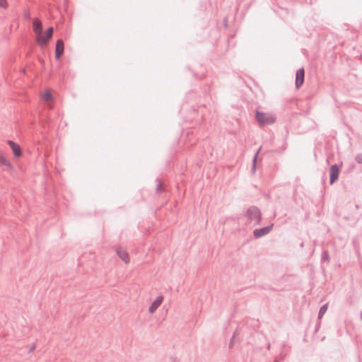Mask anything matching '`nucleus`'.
<instances>
[{"label":"nucleus","mask_w":362,"mask_h":362,"mask_svg":"<svg viewBox=\"0 0 362 362\" xmlns=\"http://www.w3.org/2000/svg\"><path fill=\"white\" fill-rule=\"evenodd\" d=\"M245 217L248 224L258 226L260 224L262 221V213L258 207L255 206H251L247 209L245 214Z\"/></svg>","instance_id":"nucleus-1"},{"label":"nucleus","mask_w":362,"mask_h":362,"mask_svg":"<svg viewBox=\"0 0 362 362\" xmlns=\"http://www.w3.org/2000/svg\"><path fill=\"white\" fill-rule=\"evenodd\" d=\"M255 118L260 126L272 124L276 119L272 114L262 112L258 110L255 112Z\"/></svg>","instance_id":"nucleus-2"},{"label":"nucleus","mask_w":362,"mask_h":362,"mask_svg":"<svg viewBox=\"0 0 362 362\" xmlns=\"http://www.w3.org/2000/svg\"><path fill=\"white\" fill-rule=\"evenodd\" d=\"M54 29L52 27H49L47 30L45 35L41 33V34H38L37 36V42L41 46L46 45L49 40L52 38L53 35Z\"/></svg>","instance_id":"nucleus-3"},{"label":"nucleus","mask_w":362,"mask_h":362,"mask_svg":"<svg viewBox=\"0 0 362 362\" xmlns=\"http://www.w3.org/2000/svg\"><path fill=\"white\" fill-rule=\"evenodd\" d=\"M340 172L339 166L337 164L331 165L329 168V184L333 185L339 178Z\"/></svg>","instance_id":"nucleus-4"},{"label":"nucleus","mask_w":362,"mask_h":362,"mask_svg":"<svg viewBox=\"0 0 362 362\" xmlns=\"http://www.w3.org/2000/svg\"><path fill=\"white\" fill-rule=\"evenodd\" d=\"M305 70L303 68H300L296 73V88L299 89L304 83Z\"/></svg>","instance_id":"nucleus-5"},{"label":"nucleus","mask_w":362,"mask_h":362,"mask_svg":"<svg viewBox=\"0 0 362 362\" xmlns=\"http://www.w3.org/2000/svg\"><path fill=\"white\" fill-rule=\"evenodd\" d=\"M64 43L63 40L59 39L56 42L55 46V58L57 60H59L64 54Z\"/></svg>","instance_id":"nucleus-6"},{"label":"nucleus","mask_w":362,"mask_h":362,"mask_svg":"<svg viewBox=\"0 0 362 362\" xmlns=\"http://www.w3.org/2000/svg\"><path fill=\"white\" fill-rule=\"evenodd\" d=\"M272 228L273 224L261 228L255 229L253 231V235L255 238H262V236L268 234L272 230Z\"/></svg>","instance_id":"nucleus-7"},{"label":"nucleus","mask_w":362,"mask_h":362,"mask_svg":"<svg viewBox=\"0 0 362 362\" xmlns=\"http://www.w3.org/2000/svg\"><path fill=\"white\" fill-rule=\"evenodd\" d=\"M7 144L12 149V151L16 157H21L22 156L21 148L18 144L11 140H8Z\"/></svg>","instance_id":"nucleus-8"},{"label":"nucleus","mask_w":362,"mask_h":362,"mask_svg":"<svg viewBox=\"0 0 362 362\" xmlns=\"http://www.w3.org/2000/svg\"><path fill=\"white\" fill-rule=\"evenodd\" d=\"M163 300V297L162 296H158L150 305L148 308V311L150 313H153L157 308L160 305Z\"/></svg>","instance_id":"nucleus-9"},{"label":"nucleus","mask_w":362,"mask_h":362,"mask_svg":"<svg viewBox=\"0 0 362 362\" xmlns=\"http://www.w3.org/2000/svg\"><path fill=\"white\" fill-rule=\"evenodd\" d=\"M116 253L117 256L122 259L126 264L129 263V254L126 250H124L122 247H118L116 250Z\"/></svg>","instance_id":"nucleus-10"},{"label":"nucleus","mask_w":362,"mask_h":362,"mask_svg":"<svg viewBox=\"0 0 362 362\" xmlns=\"http://www.w3.org/2000/svg\"><path fill=\"white\" fill-rule=\"evenodd\" d=\"M33 31L35 33H36L37 35L38 34H41L42 30V22L39 19L35 18L33 22Z\"/></svg>","instance_id":"nucleus-11"},{"label":"nucleus","mask_w":362,"mask_h":362,"mask_svg":"<svg viewBox=\"0 0 362 362\" xmlns=\"http://www.w3.org/2000/svg\"><path fill=\"white\" fill-rule=\"evenodd\" d=\"M327 308H328V304L326 303L325 305H323L320 308V310H319V313H318V316H317V318H318V320H320L321 318L322 317V316L325 315V313L327 312Z\"/></svg>","instance_id":"nucleus-12"},{"label":"nucleus","mask_w":362,"mask_h":362,"mask_svg":"<svg viewBox=\"0 0 362 362\" xmlns=\"http://www.w3.org/2000/svg\"><path fill=\"white\" fill-rule=\"evenodd\" d=\"M0 163L8 168H12L11 163L1 154H0Z\"/></svg>","instance_id":"nucleus-13"},{"label":"nucleus","mask_w":362,"mask_h":362,"mask_svg":"<svg viewBox=\"0 0 362 362\" xmlns=\"http://www.w3.org/2000/svg\"><path fill=\"white\" fill-rule=\"evenodd\" d=\"M321 261L329 263V255L327 250H325L322 251L321 255Z\"/></svg>","instance_id":"nucleus-14"},{"label":"nucleus","mask_w":362,"mask_h":362,"mask_svg":"<svg viewBox=\"0 0 362 362\" xmlns=\"http://www.w3.org/2000/svg\"><path fill=\"white\" fill-rule=\"evenodd\" d=\"M260 151V148L257 151V152L255 154L253 158H252V172H255V170H256V167H257V156H258V153Z\"/></svg>","instance_id":"nucleus-15"},{"label":"nucleus","mask_w":362,"mask_h":362,"mask_svg":"<svg viewBox=\"0 0 362 362\" xmlns=\"http://www.w3.org/2000/svg\"><path fill=\"white\" fill-rule=\"evenodd\" d=\"M44 98L47 101L51 100L52 99V93L49 91L45 92L44 94Z\"/></svg>","instance_id":"nucleus-16"},{"label":"nucleus","mask_w":362,"mask_h":362,"mask_svg":"<svg viewBox=\"0 0 362 362\" xmlns=\"http://www.w3.org/2000/svg\"><path fill=\"white\" fill-rule=\"evenodd\" d=\"M156 181L158 182V183L156 185V192H159L163 189V185L158 179H157Z\"/></svg>","instance_id":"nucleus-17"},{"label":"nucleus","mask_w":362,"mask_h":362,"mask_svg":"<svg viewBox=\"0 0 362 362\" xmlns=\"http://www.w3.org/2000/svg\"><path fill=\"white\" fill-rule=\"evenodd\" d=\"M355 160L358 163H362V153H358L355 157Z\"/></svg>","instance_id":"nucleus-18"},{"label":"nucleus","mask_w":362,"mask_h":362,"mask_svg":"<svg viewBox=\"0 0 362 362\" xmlns=\"http://www.w3.org/2000/svg\"><path fill=\"white\" fill-rule=\"evenodd\" d=\"M0 6L2 7V8H7L8 6V3H7V1L6 0H0Z\"/></svg>","instance_id":"nucleus-19"},{"label":"nucleus","mask_w":362,"mask_h":362,"mask_svg":"<svg viewBox=\"0 0 362 362\" xmlns=\"http://www.w3.org/2000/svg\"><path fill=\"white\" fill-rule=\"evenodd\" d=\"M284 355L280 354V356L275 358L274 362H280L281 361H284Z\"/></svg>","instance_id":"nucleus-20"},{"label":"nucleus","mask_w":362,"mask_h":362,"mask_svg":"<svg viewBox=\"0 0 362 362\" xmlns=\"http://www.w3.org/2000/svg\"><path fill=\"white\" fill-rule=\"evenodd\" d=\"M238 334V330H235V332H234V334L233 336V337L230 339V346H232L233 343V340H234V338H235V336Z\"/></svg>","instance_id":"nucleus-21"},{"label":"nucleus","mask_w":362,"mask_h":362,"mask_svg":"<svg viewBox=\"0 0 362 362\" xmlns=\"http://www.w3.org/2000/svg\"><path fill=\"white\" fill-rule=\"evenodd\" d=\"M34 349H35V346H33L32 347H30V348L29 351H30V352L33 351L34 350Z\"/></svg>","instance_id":"nucleus-22"},{"label":"nucleus","mask_w":362,"mask_h":362,"mask_svg":"<svg viewBox=\"0 0 362 362\" xmlns=\"http://www.w3.org/2000/svg\"><path fill=\"white\" fill-rule=\"evenodd\" d=\"M320 322L319 321V322L316 325V331L317 330L318 327H320Z\"/></svg>","instance_id":"nucleus-23"},{"label":"nucleus","mask_w":362,"mask_h":362,"mask_svg":"<svg viewBox=\"0 0 362 362\" xmlns=\"http://www.w3.org/2000/svg\"><path fill=\"white\" fill-rule=\"evenodd\" d=\"M267 349H270V348H271V344H270V343H268V344H267Z\"/></svg>","instance_id":"nucleus-24"},{"label":"nucleus","mask_w":362,"mask_h":362,"mask_svg":"<svg viewBox=\"0 0 362 362\" xmlns=\"http://www.w3.org/2000/svg\"><path fill=\"white\" fill-rule=\"evenodd\" d=\"M355 207H356V209H359V205L358 204H356Z\"/></svg>","instance_id":"nucleus-25"},{"label":"nucleus","mask_w":362,"mask_h":362,"mask_svg":"<svg viewBox=\"0 0 362 362\" xmlns=\"http://www.w3.org/2000/svg\"><path fill=\"white\" fill-rule=\"evenodd\" d=\"M300 247H303L304 245L303 243H302L300 245Z\"/></svg>","instance_id":"nucleus-26"}]
</instances>
